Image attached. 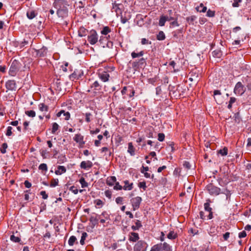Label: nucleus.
<instances>
[{
	"instance_id": "obj_1",
	"label": "nucleus",
	"mask_w": 251,
	"mask_h": 251,
	"mask_svg": "<svg viewBox=\"0 0 251 251\" xmlns=\"http://www.w3.org/2000/svg\"><path fill=\"white\" fill-rule=\"evenodd\" d=\"M53 7L57 9L56 14L59 18L65 19L68 16L69 6L67 0H54L53 3Z\"/></svg>"
},
{
	"instance_id": "obj_2",
	"label": "nucleus",
	"mask_w": 251,
	"mask_h": 251,
	"mask_svg": "<svg viewBox=\"0 0 251 251\" xmlns=\"http://www.w3.org/2000/svg\"><path fill=\"white\" fill-rule=\"evenodd\" d=\"M150 251H172V248L166 242L159 243L153 245Z\"/></svg>"
},
{
	"instance_id": "obj_3",
	"label": "nucleus",
	"mask_w": 251,
	"mask_h": 251,
	"mask_svg": "<svg viewBox=\"0 0 251 251\" xmlns=\"http://www.w3.org/2000/svg\"><path fill=\"white\" fill-rule=\"evenodd\" d=\"M21 64L19 61L14 60L11 63L10 66L9 74L11 76H14L16 75L17 72L20 68Z\"/></svg>"
},
{
	"instance_id": "obj_4",
	"label": "nucleus",
	"mask_w": 251,
	"mask_h": 251,
	"mask_svg": "<svg viewBox=\"0 0 251 251\" xmlns=\"http://www.w3.org/2000/svg\"><path fill=\"white\" fill-rule=\"evenodd\" d=\"M99 36L95 30L92 29L90 31L87 37V40L89 43L94 45L98 42Z\"/></svg>"
},
{
	"instance_id": "obj_5",
	"label": "nucleus",
	"mask_w": 251,
	"mask_h": 251,
	"mask_svg": "<svg viewBox=\"0 0 251 251\" xmlns=\"http://www.w3.org/2000/svg\"><path fill=\"white\" fill-rule=\"evenodd\" d=\"M148 245L143 240H139L137 242L133 247L134 251H146Z\"/></svg>"
},
{
	"instance_id": "obj_6",
	"label": "nucleus",
	"mask_w": 251,
	"mask_h": 251,
	"mask_svg": "<svg viewBox=\"0 0 251 251\" xmlns=\"http://www.w3.org/2000/svg\"><path fill=\"white\" fill-rule=\"evenodd\" d=\"M206 190L209 194L212 196H217L221 193V189L211 183L206 186Z\"/></svg>"
},
{
	"instance_id": "obj_7",
	"label": "nucleus",
	"mask_w": 251,
	"mask_h": 251,
	"mask_svg": "<svg viewBox=\"0 0 251 251\" xmlns=\"http://www.w3.org/2000/svg\"><path fill=\"white\" fill-rule=\"evenodd\" d=\"M142 201L141 197L139 196L133 198L130 200L133 211H135L139 208Z\"/></svg>"
},
{
	"instance_id": "obj_8",
	"label": "nucleus",
	"mask_w": 251,
	"mask_h": 251,
	"mask_svg": "<svg viewBox=\"0 0 251 251\" xmlns=\"http://www.w3.org/2000/svg\"><path fill=\"white\" fill-rule=\"evenodd\" d=\"M245 92V88L241 82H238L234 87V93L236 95H242Z\"/></svg>"
},
{
	"instance_id": "obj_9",
	"label": "nucleus",
	"mask_w": 251,
	"mask_h": 251,
	"mask_svg": "<svg viewBox=\"0 0 251 251\" xmlns=\"http://www.w3.org/2000/svg\"><path fill=\"white\" fill-rule=\"evenodd\" d=\"M33 50L35 53V56L36 57H43L46 56L48 52V49L47 47L43 46L42 48L39 50L33 49Z\"/></svg>"
},
{
	"instance_id": "obj_10",
	"label": "nucleus",
	"mask_w": 251,
	"mask_h": 251,
	"mask_svg": "<svg viewBox=\"0 0 251 251\" xmlns=\"http://www.w3.org/2000/svg\"><path fill=\"white\" fill-rule=\"evenodd\" d=\"M74 140L78 143L80 148L83 147L85 144V141H84V136L80 133H77L75 134L73 138Z\"/></svg>"
},
{
	"instance_id": "obj_11",
	"label": "nucleus",
	"mask_w": 251,
	"mask_h": 251,
	"mask_svg": "<svg viewBox=\"0 0 251 251\" xmlns=\"http://www.w3.org/2000/svg\"><path fill=\"white\" fill-rule=\"evenodd\" d=\"M97 74L99 78L103 82H105L109 80L110 75L107 72L99 71Z\"/></svg>"
},
{
	"instance_id": "obj_12",
	"label": "nucleus",
	"mask_w": 251,
	"mask_h": 251,
	"mask_svg": "<svg viewBox=\"0 0 251 251\" xmlns=\"http://www.w3.org/2000/svg\"><path fill=\"white\" fill-rule=\"evenodd\" d=\"M83 75V72L82 70H76L70 75V78L72 80L74 81L79 79Z\"/></svg>"
},
{
	"instance_id": "obj_13",
	"label": "nucleus",
	"mask_w": 251,
	"mask_h": 251,
	"mask_svg": "<svg viewBox=\"0 0 251 251\" xmlns=\"http://www.w3.org/2000/svg\"><path fill=\"white\" fill-rule=\"evenodd\" d=\"M5 86L9 90H15L16 89V82L14 80H9L6 82Z\"/></svg>"
},
{
	"instance_id": "obj_14",
	"label": "nucleus",
	"mask_w": 251,
	"mask_h": 251,
	"mask_svg": "<svg viewBox=\"0 0 251 251\" xmlns=\"http://www.w3.org/2000/svg\"><path fill=\"white\" fill-rule=\"evenodd\" d=\"M139 236L138 233L134 232H131L129 233L128 238V240H129V241L132 242H136V241H139Z\"/></svg>"
},
{
	"instance_id": "obj_15",
	"label": "nucleus",
	"mask_w": 251,
	"mask_h": 251,
	"mask_svg": "<svg viewBox=\"0 0 251 251\" xmlns=\"http://www.w3.org/2000/svg\"><path fill=\"white\" fill-rule=\"evenodd\" d=\"M93 166V163L91 161L88 160L86 161H83L81 162L80 167L83 169H87L91 168Z\"/></svg>"
},
{
	"instance_id": "obj_16",
	"label": "nucleus",
	"mask_w": 251,
	"mask_h": 251,
	"mask_svg": "<svg viewBox=\"0 0 251 251\" xmlns=\"http://www.w3.org/2000/svg\"><path fill=\"white\" fill-rule=\"evenodd\" d=\"M63 114V116H64V119L66 121H68L70 119L71 115L69 112H66L64 110H61L59 112H58L56 114V116L57 117H61V115Z\"/></svg>"
},
{
	"instance_id": "obj_17",
	"label": "nucleus",
	"mask_w": 251,
	"mask_h": 251,
	"mask_svg": "<svg viewBox=\"0 0 251 251\" xmlns=\"http://www.w3.org/2000/svg\"><path fill=\"white\" fill-rule=\"evenodd\" d=\"M124 183V185L123 186V189L124 190H131L133 187V183L132 182L129 183V181L127 180H125L123 181Z\"/></svg>"
},
{
	"instance_id": "obj_18",
	"label": "nucleus",
	"mask_w": 251,
	"mask_h": 251,
	"mask_svg": "<svg viewBox=\"0 0 251 251\" xmlns=\"http://www.w3.org/2000/svg\"><path fill=\"white\" fill-rule=\"evenodd\" d=\"M116 177L115 176H109L107 178L106 183L107 185L112 186L116 181Z\"/></svg>"
},
{
	"instance_id": "obj_19",
	"label": "nucleus",
	"mask_w": 251,
	"mask_h": 251,
	"mask_svg": "<svg viewBox=\"0 0 251 251\" xmlns=\"http://www.w3.org/2000/svg\"><path fill=\"white\" fill-rule=\"evenodd\" d=\"M95 216L92 215L89 218L90 222L92 224L93 226H95L98 224L99 217L98 215L94 213Z\"/></svg>"
},
{
	"instance_id": "obj_20",
	"label": "nucleus",
	"mask_w": 251,
	"mask_h": 251,
	"mask_svg": "<svg viewBox=\"0 0 251 251\" xmlns=\"http://www.w3.org/2000/svg\"><path fill=\"white\" fill-rule=\"evenodd\" d=\"M38 108L41 112H44L46 114V112H48L49 107L48 105H46L44 103H40L38 105Z\"/></svg>"
},
{
	"instance_id": "obj_21",
	"label": "nucleus",
	"mask_w": 251,
	"mask_h": 251,
	"mask_svg": "<svg viewBox=\"0 0 251 251\" xmlns=\"http://www.w3.org/2000/svg\"><path fill=\"white\" fill-rule=\"evenodd\" d=\"M66 172V169L64 166H58L57 169L55 170V174L56 175H61L62 174L65 173Z\"/></svg>"
},
{
	"instance_id": "obj_22",
	"label": "nucleus",
	"mask_w": 251,
	"mask_h": 251,
	"mask_svg": "<svg viewBox=\"0 0 251 251\" xmlns=\"http://www.w3.org/2000/svg\"><path fill=\"white\" fill-rule=\"evenodd\" d=\"M134 67H142L143 66H144L146 64V59L144 58H142L139 60L138 62H134L133 63Z\"/></svg>"
},
{
	"instance_id": "obj_23",
	"label": "nucleus",
	"mask_w": 251,
	"mask_h": 251,
	"mask_svg": "<svg viewBox=\"0 0 251 251\" xmlns=\"http://www.w3.org/2000/svg\"><path fill=\"white\" fill-rule=\"evenodd\" d=\"M88 33V30L83 26L80 27L78 30V34L80 37L85 36Z\"/></svg>"
},
{
	"instance_id": "obj_24",
	"label": "nucleus",
	"mask_w": 251,
	"mask_h": 251,
	"mask_svg": "<svg viewBox=\"0 0 251 251\" xmlns=\"http://www.w3.org/2000/svg\"><path fill=\"white\" fill-rule=\"evenodd\" d=\"M135 148L133 147L132 143L130 142L128 144V150L127 152L131 155L134 156L135 155Z\"/></svg>"
},
{
	"instance_id": "obj_25",
	"label": "nucleus",
	"mask_w": 251,
	"mask_h": 251,
	"mask_svg": "<svg viewBox=\"0 0 251 251\" xmlns=\"http://www.w3.org/2000/svg\"><path fill=\"white\" fill-rule=\"evenodd\" d=\"M228 149L226 147H224L222 149H220L217 151V154H220L222 156H226L227 154Z\"/></svg>"
},
{
	"instance_id": "obj_26",
	"label": "nucleus",
	"mask_w": 251,
	"mask_h": 251,
	"mask_svg": "<svg viewBox=\"0 0 251 251\" xmlns=\"http://www.w3.org/2000/svg\"><path fill=\"white\" fill-rule=\"evenodd\" d=\"M37 15V13L33 10L28 11L26 13V16L29 19H32Z\"/></svg>"
},
{
	"instance_id": "obj_27",
	"label": "nucleus",
	"mask_w": 251,
	"mask_h": 251,
	"mask_svg": "<svg viewBox=\"0 0 251 251\" xmlns=\"http://www.w3.org/2000/svg\"><path fill=\"white\" fill-rule=\"evenodd\" d=\"M107 38L101 36L100 37V39L99 40V42L100 43V45L103 47L105 48L106 47V44L107 41Z\"/></svg>"
},
{
	"instance_id": "obj_28",
	"label": "nucleus",
	"mask_w": 251,
	"mask_h": 251,
	"mask_svg": "<svg viewBox=\"0 0 251 251\" xmlns=\"http://www.w3.org/2000/svg\"><path fill=\"white\" fill-rule=\"evenodd\" d=\"M168 20V17L165 16H162L160 17L159 21V25L161 26H164L165 25V22Z\"/></svg>"
},
{
	"instance_id": "obj_29",
	"label": "nucleus",
	"mask_w": 251,
	"mask_h": 251,
	"mask_svg": "<svg viewBox=\"0 0 251 251\" xmlns=\"http://www.w3.org/2000/svg\"><path fill=\"white\" fill-rule=\"evenodd\" d=\"M211 201L210 199H207L206 202L204 204V208L205 211L208 212L212 211V208L210 207V203Z\"/></svg>"
},
{
	"instance_id": "obj_30",
	"label": "nucleus",
	"mask_w": 251,
	"mask_h": 251,
	"mask_svg": "<svg viewBox=\"0 0 251 251\" xmlns=\"http://www.w3.org/2000/svg\"><path fill=\"white\" fill-rule=\"evenodd\" d=\"M76 240L77 239L75 236L72 235L70 237L68 240V244L70 246H73L75 243L76 242V243L77 244Z\"/></svg>"
},
{
	"instance_id": "obj_31",
	"label": "nucleus",
	"mask_w": 251,
	"mask_h": 251,
	"mask_svg": "<svg viewBox=\"0 0 251 251\" xmlns=\"http://www.w3.org/2000/svg\"><path fill=\"white\" fill-rule=\"evenodd\" d=\"M166 38L165 33L162 31H160L156 36V38L158 40H164Z\"/></svg>"
},
{
	"instance_id": "obj_32",
	"label": "nucleus",
	"mask_w": 251,
	"mask_h": 251,
	"mask_svg": "<svg viewBox=\"0 0 251 251\" xmlns=\"http://www.w3.org/2000/svg\"><path fill=\"white\" fill-rule=\"evenodd\" d=\"M91 88H94L96 90H100L101 88V86L100 85L98 81H95L91 85Z\"/></svg>"
},
{
	"instance_id": "obj_33",
	"label": "nucleus",
	"mask_w": 251,
	"mask_h": 251,
	"mask_svg": "<svg viewBox=\"0 0 251 251\" xmlns=\"http://www.w3.org/2000/svg\"><path fill=\"white\" fill-rule=\"evenodd\" d=\"M197 11L200 12H205L207 10V7L204 6L202 3H201L200 6L196 8Z\"/></svg>"
},
{
	"instance_id": "obj_34",
	"label": "nucleus",
	"mask_w": 251,
	"mask_h": 251,
	"mask_svg": "<svg viewBox=\"0 0 251 251\" xmlns=\"http://www.w3.org/2000/svg\"><path fill=\"white\" fill-rule=\"evenodd\" d=\"M197 19L196 16H191L186 18V21L189 25H193L194 21Z\"/></svg>"
},
{
	"instance_id": "obj_35",
	"label": "nucleus",
	"mask_w": 251,
	"mask_h": 251,
	"mask_svg": "<svg viewBox=\"0 0 251 251\" xmlns=\"http://www.w3.org/2000/svg\"><path fill=\"white\" fill-rule=\"evenodd\" d=\"M111 32V29L109 27L106 26H104L102 30L101 31V34L104 35H106Z\"/></svg>"
},
{
	"instance_id": "obj_36",
	"label": "nucleus",
	"mask_w": 251,
	"mask_h": 251,
	"mask_svg": "<svg viewBox=\"0 0 251 251\" xmlns=\"http://www.w3.org/2000/svg\"><path fill=\"white\" fill-rule=\"evenodd\" d=\"M58 128L59 125L56 123H53L52 124L51 133L52 134H55Z\"/></svg>"
},
{
	"instance_id": "obj_37",
	"label": "nucleus",
	"mask_w": 251,
	"mask_h": 251,
	"mask_svg": "<svg viewBox=\"0 0 251 251\" xmlns=\"http://www.w3.org/2000/svg\"><path fill=\"white\" fill-rule=\"evenodd\" d=\"M58 179L57 178H53L50 180V186L54 187L58 185Z\"/></svg>"
},
{
	"instance_id": "obj_38",
	"label": "nucleus",
	"mask_w": 251,
	"mask_h": 251,
	"mask_svg": "<svg viewBox=\"0 0 251 251\" xmlns=\"http://www.w3.org/2000/svg\"><path fill=\"white\" fill-rule=\"evenodd\" d=\"M177 234L174 231H171L167 235V237L169 239H175L177 237Z\"/></svg>"
},
{
	"instance_id": "obj_39",
	"label": "nucleus",
	"mask_w": 251,
	"mask_h": 251,
	"mask_svg": "<svg viewBox=\"0 0 251 251\" xmlns=\"http://www.w3.org/2000/svg\"><path fill=\"white\" fill-rule=\"evenodd\" d=\"M25 114L29 117L33 118L36 116V113L33 110H27L25 112Z\"/></svg>"
},
{
	"instance_id": "obj_40",
	"label": "nucleus",
	"mask_w": 251,
	"mask_h": 251,
	"mask_svg": "<svg viewBox=\"0 0 251 251\" xmlns=\"http://www.w3.org/2000/svg\"><path fill=\"white\" fill-rule=\"evenodd\" d=\"M236 101V99L234 97H230L229 101V103L227 105L228 109H231L232 106V104L235 103Z\"/></svg>"
},
{
	"instance_id": "obj_41",
	"label": "nucleus",
	"mask_w": 251,
	"mask_h": 251,
	"mask_svg": "<svg viewBox=\"0 0 251 251\" xmlns=\"http://www.w3.org/2000/svg\"><path fill=\"white\" fill-rule=\"evenodd\" d=\"M85 121L87 123H90L92 120V114L89 112H87L85 114Z\"/></svg>"
},
{
	"instance_id": "obj_42",
	"label": "nucleus",
	"mask_w": 251,
	"mask_h": 251,
	"mask_svg": "<svg viewBox=\"0 0 251 251\" xmlns=\"http://www.w3.org/2000/svg\"><path fill=\"white\" fill-rule=\"evenodd\" d=\"M79 182L81 184L82 188H85L88 186V183L85 181L84 177L80 178Z\"/></svg>"
},
{
	"instance_id": "obj_43",
	"label": "nucleus",
	"mask_w": 251,
	"mask_h": 251,
	"mask_svg": "<svg viewBox=\"0 0 251 251\" xmlns=\"http://www.w3.org/2000/svg\"><path fill=\"white\" fill-rule=\"evenodd\" d=\"M87 236V234L86 232H83L81 237V239L80 241V243L81 245H83L84 244V241L86 239V237Z\"/></svg>"
},
{
	"instance_id": "obj_44",
	"label": "nucleus",
	"mask_w": 251,
	"mask_h": 251,
	"mask_svg": "<svg viewBox=\"0 0 251 251\" xmlns=\"http://www.w3.org/2000/svg\"><path fill=\"white\" fill-rule=\"evenodd\" d=\"M39 169L40 170L43 171H47L48 170V167L46 164L45 163H42L39 166Z\"/></svg>"
},
{
	"instance_id": "obj_45",
	"label": "nucleus",
	"mask_w": 251,
	"mask_h": 251,
	"mask_svg": "<svg viewBox=\"0 0 251 251\" xmlns=\"http://www.w3.org/2000/svg\"><path fill=\"white\" fill-rule=\"evenodd\" d=\"M7 144L5 143H3L0 149V151H1V152L3 154L5 153L6 152V149L7 148Z\"/></svg>"
},
{
	"instance_id": "obj_46",
	"label": "nucleus",
	"mask_w": 251,
	"mask_h": 251,
	"mask_svg": "<svg viewBox=\"0 0 251 251\" xmlns=\"http://www.w3.org/2000/svg\"><path fill=\"white\" fill-rule=\"evenodd\" d=\"M10 240L15 243H18L21 241L20 238L19 237L15 236L14 235H12L10 236Z\"/></svg>"
},
{
	"instance_id": "obj_47",
	"label": "nucleus",
	"mask_w": 251,
	"mask_h": 251,
	"mask_svg": "<svg viewBox=\"0 0 251 251\" xmlns=\"http://www.w3.org/2000/svg\"><path fill=\"white\" fill-rule=\"evenodd\" d=\"M138 186L140 188H142L144 191L146 190L147 186L145 181L140 182L138 184Z\"/></svg>"
},
{
	"instance_id": "obj_48",
	"label": "nucleus",
	"mask_w": 251,
	"mask_h": 251,
	"mask_svg": "<svg viewBox=\"0 0 251 251\" xmlns=\"http://www.w3.org/2000/svg\"><path fill=\"white\" fill-rule=\"evenodd\" d=\"M66 160V158L65 155H61L58 157V163L61 164Z\"/></svg>"
},
{
	"instance_id": "obj_49",
	"label": "nucleus",
	"mask_w": 251,
	"mask_h": 251,
	"mask_svg": "<svg viewBox=\"0 0 251 251\" xmlns=\"http://www.w3.org/2000/svg\"><path fill=\"white\" fill-rule=\"evenodd\" d=\"M128 91L129 92V93L128 94V95L129 96V97L130 98H131L134 96V94H135V91L133 88H132L131 87H128Z\"/></svg>"
},
{
	"instance_id": "obj_50",
	"label": "nucleus",
	"mask_w": 251,
	"mask_h": 251,
	"mask_svg": "<svg viewBox=\"0 0 251 251\" xmlns=\"http://www.w3.org/2000/svg\"><path fill=\"white\" fill-rule=\"evenodd\" d=\"M94 203L96 204L97 206L100 207H101L103 204V201L100 199H97L95 200Z\"/></svg>"
},
{
	"instance_id": "obj_51",
	"label": "nucleus",
	"mask_w": 251,
	"mask_h": 251,
	"mask_svg": "<svg viewBox=\"0 0 251 251\" xmlns=\"http://www.w3.org/2000/svg\"><path fill=\"white\" fill-rule=\"evenodd\" d=\"M115 185L114 186V189L116 190H121L123 189V187H122L121 185H120L118 182H116L115 183Z\"/></svg>"
},
{
	"instance_id": "obj_52",
	"label": "nucleus",
	"mask_w": 251,
	"mask_h": 251,
	"mask_svg": "<svg viewBox=\"0 0 251 251\" xmlns=\"http://www.w3.org/2000/svg\"><path fill=\"white\" fill-rule=\"evenodd\" d=\"M105 196L108 198L109 199H111L112 197V192L109 190H106L104 192Z\"/></svg>"
},
{
	"instance_id": "obj_53",
	"label": "nucleus",
	"mask_w": 251,
	"mask_h": 251,
	"mask_svg": "<svg viewBox=\"0 0 251 251\" xmlns=\"http://www.w3.org/2000/svg\"><path fill=\"white\" fill-rule=\"evenodd\" d=\"M206 16L209 17H213L215 16V11L209 9L207 11Z\"/></svg>"
},
{
	"instance_id": "obj_54",
	"label": "nucleus",
	"mask_w": 251,
	"mask_h": 251,
	"mask_svg": "<svg viewBox=\"0 0 251 251\" xmlns=\"http://www.w3.org/2000/svg\"><path fill=\"white\" fill-rule=\"evenodd\" d=\"M165 139V135L163 133H159L158 134V140L160 142H162Z\"/></svg>"
},
{
	"instance_id": "obj_55",
	"label": "nucleus",
	"mask_w": 251,
	"mask_h": 251,
	"mask_svg": "<svg viewBox=\"0 0 251 251\" xmlns=\"http://www.w3.org/2000/svg\"><path fill=\"white\" fill-rule=\"evenodd\" d=\"M176 64V63H175V62L174 61H172L169 63V65L173 67V68L174 69V72H175V73L179 71L178 69H176L175 68Z\"/></svg>"
},
{
	"instance_id": "obj_56",
	"label": "nucleus",
	"mask_w": 251,
	"mask_h": 251,
	"mask_svg": "<svg viewBox=\"0 0 251 251\" xmlns=\"http://www.w3.org/2000/svg\"><path fill=\"white\" fill-rule=\"evenodd\" d=\"M242 0H234L232 3V6L234 7H238L239 6V3L241 2Z\"/></svg>"
},
{
	"instance_id": "obj_57",
	"label": "nucleus",
	"mask_w": 251,
	"mask_h": 251,
	"mask_svg": "<svg viewBox=\"0 0 251 251\" xmlns=\"http://www.w3.org/2000/svg\"><path fill=\"white\" fill-rule=\"evenodd\" d=\"M151 41H150L149 40L146 39V38H142L141 39V44L142 45H148V44H151Z\"/></svg>"
},
{
	"instance_id": "obj_58",
	"label": "nucleus",
	"mask_w": 251,
	"mask_h": 251,
	"mask_svg": "<svg viewBox=\"0 0 251 251\" xmlns=\"http://www.w3.org/2000/svg\"><path fill=\"white\" fill-rule=\"evenodd\" d=\"M69 190L71 191L74 194H77L78 192V190L75 186H71Z\"/></svg>"
},
{
	"instance_id": "obj_59",
	"label": "nucleus",
	"mask_w": 251,
	"mask_h": 251,
	"mask_svg": "<svg viewBox=\"0 0 251 251\" xmlns=\"http://www.w3.org/2000/svg\"><path fill=\"white\" fill-rule=\"evenodd\" d=\"M12 127L11 126H8L7 127V131L6 132V136H9L12 135Z\"/></svg>"
},
{
	"instance_id": "obj_60",
	"label": "nucleus",
	"mask_w": 251,
	"mask_h": 251,
	"mask_svg": "<svg viewBox=\"0 0 251 251\" xmlns=\"http://www.w3.org/2000/svg\"><path fill=\"white\" fill-rule=\"evenodd\" d=\"M40 195L42 196V198L44 200H46L48 198V195L46 193L45 191H42L40 192Z\"/></svg>"
},
{
	"instance_id": "obj_61",
	"label": "nucleus",
	"mask_w": 251,
	"mask_h": 251,
	"mask_svg": "<svg viewBox=\"0 0 251 251\" xmlns=\"http://www.w3.org/2000/svg\"><path fill=\"white\" fill-rule=\"evenodd\" d=\"M247 236V233L245 231L243 230L239 233V237L240 238H244Z\"/></svg>"
},
{
	"instance_id": "obj_62",
	"label": "nucleus",
	"mask_w": 251,
	"mask_h": 251,
	"mask_svg": "<svg viewBox=\"0 0 251 251\" xmlns=\"http://www.w3.org/2000/svg\"><path fill=\"white\" fill-rule=\"evenodd\" d=\"M128 87L125 86L121 91V93L123 95L126 94L128 92Z\"/></svg>"
},
{
	"instance_id": "obj_63",
	"label": "nucleus",
	"mask_w": 251,
	"mask_h": 251,
	"mask_svg": "<svg viewBox=\"0 0 251 251\" xmlns=\"http://www.w3.org/2000/svg\"><path fill=\"white\" fill-rule=\"evenodd\" d=\"M123 201V198L121 197H117L115 200L117 204H122Z\"/></svg>"
},
{
	"instance_id": "obj_64",
	"label": "nucleus",
	"mask_w": 251,
	"mask_h": 251,
	"mask_svg": "<svg viewBox=\"0 0 251 251\" xmlns=\"http://www.w3.org/2000/svg\"><path fill=\"white\" fill-rule=\"evenodd\" d=\"M40 153H41V154L42 155V156L44 158H46L47 157L46 156V154L48 153L47 151L46 150H41L40 151Z\"/></svg>"
}]
</instances>
